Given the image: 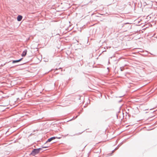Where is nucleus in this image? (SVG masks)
<instances>
[{"mask_svg":"<svg viewBox=\"0 0 157 157\" xmlns=\"http://www.w3.org/2000/svg\"><path fill=\"white\" fill-rule=\"evenodd\" d=\"M40 149L41 148L34 149L32 151V154L34 155H36V154H38L39 152Z\"/></svg>","mask_w":157,"mask_h":157,"instance_id":"nucleus-1","label":"nucleus"},{"mask_svg":"<svg viewBox=\"0 0 157 157\" xmlns=\"http://www.w3.org/2000/svg\"><path fill=\"white\" fill-rule=\"evenodd\" d=\"M27 52V51L26 50H25L21 54L22 56V57L25 56L26 55Z\"/></svg>","mask_w":157,"mask_h":157,"instance_id":"nucleus-2","label":"nucleus"},{"mask_svg":"<svg viewBox=\"0 0 157 157\" xmlns=\"http://www.w3.org/2000/svg\"><path fill=\"white\" fill-rule=\"evenodd\" d=\"M22 18V17L21 15H18L17 18V20L18 21H20Z\"/></svg>","mask_w":157,"mask_h":157,"instance_id":"nucleus-3","label":"nucleus"},{"mask_svg":"<svg viewBox=\"0 0 157 157\" xmlns=\"http://www.w3.org/2000/svg\"><path fill=\"white\" fill-rule=\"evenodd\" d=\"M22 59V58H21L20 59H19L18 60H13V63H16L20 61Z\"/></svg>","mask_w":157,"mask_h":157,"instance_id":"nucleus-4","label":"nucleus"},{"mask_svg":"<svg viewBox=\"0 0 157 157\" xmlns=\"http://www.w3.org/2000/svg\"><path fill=\"white\" fill-rule=\"evenodd\" d=\"M52 140V139L51 138L49 139H48L47 141V143L48 142H50Z\"/></svg>","mask_w":157,"mask_h":157,"instance_id":"nucleus-5","label":"nucleus"},{"mask_svg":"<svg viewBox=\"0 0 157 157\" xmlns=\"http://www.w3.org/2000/svg\"><path fill=\"white\" fill-rule=\"evenodd\" d=\"M51 138L52 139V140H53L55 139L56 137H51Z\"/></svg>","mask_w":157,"mask_h":157,"instance_id":"nucleus-6","label":"nucleus"},{"mask_svg":"<svg viewBox=\"0 0 157 157\" xmlns=\"http://www.w3.org/2000/svg\"><path fill=\"white\" fill-rule=\"evenodd\" d=\"M47 147H43V148H46Z\"/></svg>","mask_w":157,"mask_h":157,"instance_id":"nucleus-7","label":"nucleus"}]
</instances>
